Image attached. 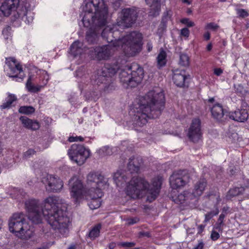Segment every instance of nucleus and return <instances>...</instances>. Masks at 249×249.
Wrapping results in <instances>:
<instances>
[{
    "mask_svg": "<svg viewBox=\"0 0 249 249\" xmlns=\"http://www.w3.org/2000/svg\"><path fill=\"white\" fill-rule=\"evenodd\" d=\"M82 22L89 28L86 39L89 43L97 42L100 30L107 23L108 8L104 0H84L82 4Z\"/></svg>",
    "mask_w": 249,
    "mask_h": 249,
    "instance_id": "1",
    "label": "nucleus"
},
{
    "mask_svg": "<svg viewBox=\"0 0 249 249\" xmlns=\"http://www.w3.org/2000/svg\"><path fill=\"white\" fill-rule=\"evenodd\" d=\"M25 207L28 212V219L33 223L41 222L42 216L54 229L60 230L62 224V210L59 209L58 199L55 196L46 198L43 207L38 200L30 199L26 201Z\"/></svg>",
    "mask_w": 249,
    "mask_h": 249,
    "instance_id": "2",
    "label": "nucleus"
},
{
    "mask_svg": "<svg viewBox=\"0 0 249 249\" xmlns=\"http://www.w3.org/2000/svg\"><path fill=\"white\" fill-rule=\"evenodd\" d=\"M164 104V95L161 89L156 88L150 90L141 97L139 107L130 112L133 124L142 127L147 123L148 119L158 117L163 109Z\"/></svg>",
    "mask_w": 249,
    "mask_h": 249,
    "instance_id": "3",
    "label": "nucleus"
},
{
    "mask_svg": "<svg viewBox=\"0 0 249 249\" xmlns=\"http://www.w3.org/2000/svg\"><path fill=\"white\" fill-rule=\"evenodd\" d=\"M120 28L114 24L105 27L102 32V37L112 46L121 48L125 55L133 56L141 50V34L133 32L120 38Z\"/></svg>",
    "mask_w": 249,
    "mask_h": 249,
    "instance_id": "4",
    "label": "nucleus"
},
{
    "mask_svg": "<svg viewBox=\"0 0 249 249\" xmlns=\"http://www.w3.org/2000/svg\"><path fill=\"white\" fill-rule=\"evenodd\" d=\"M161 182V178L158 177L153 179L152 185L150 186L144 178L134 177L126 186V195L132 198L136 199L142 198L149 194L150 196H147V199L152 201L159 194Z\"/></svg>",
    "mask_w": 249,
    "mask_h": 249,
    "instance_id": "5",
    "label": "nucleus"
},
{
    "mask_svg": "<svg viewBox=\"0 0 249 249\" xmlns=\"http://www.w3.org/2000/svg\"><path fill=\"white\" fill-rule=\"evenodd\" d=\"M107 181L104 177L98 172L90 173L87 176V184L90 188L86 192L91 201L89 203L92 209L98 208L101 203V198L103 196L102 189L106 185Z\"/></svg>",
    "mask_w": 249,
    "mask_h": 249,
    "instance_id": "6",
    "label": "nucleus"
},
{
    "mask_svg": "<svg viewBox=\"0 0 249 249\" xmlns=\"http://www.w3.org/2000/svg\"><path fill=\"white\" fill-rule=\"evenodd\" d=\"M9 228L11 232L22 239H28L33 235L26 216L22 212L13 214L9 222Z\"/></svg>",
    "mask_w": 249,
    "mask_h": 249,
    "instance_id": "7",
    "label": "nucleus"
},
{
    "mask_svg": "<svg viewBox=\"0 0 249 249\" xmlns=\"http://www.w3.org/2000/svg\"><path fill=\"white\" fill-rule=\"evenodd\" d=\"M90 155V150L81 144H73L68 150L70 159L79 165H83Z\"/></svg>",
    "mask_w": 249,
    "mask_h": 249,
    "instance_id": "8",
    "label": "nucleus"
},
{
    "mask_svg": "<svg viewBox=\"0 0 249 249\" xmlns=\"http://www.w3.org/2000/svg\"><path fill=\"white\" fill-rule=\"evenodd\" d=\"M137 18L138 12L135 7L124 8L120 12L116 24L122 29L128 28L135 23Z\"/></svg>",
    "mask_w": 249,
    "mask_h": 249,
    "instance_id": "9",
    "label": "nucleus"
},
{
    "mask_svg": "<svg viewBox=\"0 0 249 249\" xmlns=\"http://www.w3.org/2000/svg\"><path fill=\"white\" fill-rule=\"evenodd\" d=\"M190 180V176L186 170L175 172L170 177V184L173 189L184 186Z\"/></svg>",
    "mask_w": 249,
    "mask_h": 249,
    "instance_id": "10",
    "label": "nucleus"
},
{
    "mask_svg": "<svg viewBox=\"0 0 249 249\" xmlns=\"http://www.w3.org/2000/svg\"><path fill=\"white\" fill-rule=\"evenodd\" d=\"M41 181L49 193H58L62 188V180L57 176L47 175L42 178Z\"/></svg>",
    "mask_w": 249,
    "mask_h": 249,
    "instance_id": "11",
    "label": "nucleus"
},
{
    "mask_svg": "<svg viewBox=\"0 0 249 249\" xmlns=\"http://www.w3.org/2000/svg\"><path fill=\"white\" fill-rule=\"evenodd\" d=\"M118 70V67L117 65H111L106 64L101 70L98 71V77L95 79L97 84L103 83L106 84L111 81V77L113 76Z\"/></svg>",
    "mask_w": 249,
    "mask_h": 249,
    "instance_id": "12",
    "label": "nucleus"
},
{
    "mask_svg": "<svg viewBox=\"0 0 249 249\" xmlns=\"http://www.w3.org/2000/svg\"><path fill=\"white\" fill-rule=\"evenodd\" d=\"M187 136L190 140L193 142H197L202 137V132L201 127V122L199 119L192 120L187 133Z\"/></svg>",
    "mask_w": 249,
    "mask_h": 249,
    "instance_id": "13",
    "label": "nucleus"
},
{
    "mask_svg": "<svg viewBox=\"0 0 249 249\" xmlns=\"http://www.w3.org/2000/svg\"><path fill=\"white\" fill-rule=\"evenodd\" d=\"M6 64L10 71V72H8L9 76L18 78L20 80H17L19 82L22 81L23 75L20 73L23 72L22 68L21 65L17 63L16 59L13 57L6 58Z\"/></svg>",
    "mask_w": 249,
    "mask_h": 249,
    "instance_id": "14",
    "label": "nucleus"
},
{
    "mask_svg": "<svg viewBox=\"0 0 249 249\" xmlns=\"http://www.w3.org/2000/svg\"><path fill=\"white\" fill-rule=\"evenodd\" d=\"M127 70L129 71L132 78L131 87H134L140 83L143 79V69L138 64L134 63L127 67Z\"/></svg>",
    "mask_w": 249,
    "mask_h": 249,
    "instance_id": "15",
    "label": "nucleus"
},
{
    "mask_svg": "<svg viewBox=\"0 0 249 249\" xmlns=\"http://www.w3.org/2000/svg\"><path fill=\"white\" fill-rule=\"evenodd\" d=\"M118 48L108 44L101 47H97L94 49L96 57L98 60H107L109 59Z\"/></svg>",
    "mask_w": 249,
    "mask_h": 249,
    "instance_id": "16",
    "label": "nucleus"
},
{
    "mask_svg": "<svg viewBox=\"0 0 249 249\" xmlns=\"http://www.w3.org/2000/svg\"><path fill=\"white\" fill-rule=\"evenodd\" d=\"M69 185L71 187V193L72 197L77 200L81 198L83 193V185L81 181L76 177H73L69 181Z\"/></svg>",
    "mask_w": 249,
    "mask_h": 249,
    "instance_id": "17",
    "label": "nucleus"
},
{
    "mask_svg": "<svg viewBox=\"0 0 249 249\" xmlns=\"http://www.w3.org/2000/svg\"><path fill=\"white\" fill-rule=\"evenodd\" d=\"M19 3V0H5L0 8V12L4 16H9L13 11L17 8Z\"/></svg>",
    "mask_w": 249,
    "mask_h": 249,
    "instance_id": "18",
    "label": "nucleus"
},
{
    "mask_svg": "<svg viewBox=\"0 0 249 249\" xmlns=\"http://www.w3.org/2000/svg\"><path fill=\"white\" fill-rule=\"evenodd\" d=\"M42 74H44V79L43 81V85L35 86L32 83L31 76L29 77L26 84V87L29 91L34 93L37 92L39 91H40L41 88L44 87V86L47 84L48 81L49 80V75H48L47 72L46 71H44L42 73Z\"/></svg>",
    "mask_w": 249,
    "mask_h": 249,
    "instance_id": "19",
    "label": "nucleus"
},
{
    "mask_svg": "<svg viewBox=\"0 0 249 249\" xmlns=\"http://www.w3.org/2000/svg\"><path fill=\"white\" fill-rule=\"evenodd\" d=\"M72 213L71 211L66 210L63 213V236L69 235V231L72 228Z\"/></svg>",
    "mask_w": 249,
    "mask_h": 249,
    "instance_id": "20",
    "label": "nucleus"
},
{
    "mask_svg": "<svg viewBox=\"0 0 249 249\" xmlns=\"http://www.w3.org/2000/svg\"><path fill=\"white\" fill-rule=\"evenodd\" d=\"M229 116L230 118L234 121L243 122L248 119L249 114L246 109H241L230 112Z\"/></svg>",
    "mask_w": 249,
    "mask_h": 249,
    "instance_id": "21",
    "label": "nucleus"
},
{
    "mask_svg": "<svg viewBox=\"0 0 249 249\" xmlns=\"http://www.w3.org/2000/svg\"><path fill=\"white\" fill-rule=\"evenodd\" d=\"M173 200L178 204H183L194 199V196L189 191H184L178 196H172Z\"/></svg>",
    "mask_w": 249,
    "mask_h": 249,
    "instance_id": "22",
    "label": "nucleus"
},
{
    "mask_svg": "<svg viewBox=\"0 0 249 249\" xmlns=\"http://www.w3.org/2000/svg\"><path fill=\"white\" fill-rule=\"evenodd\" d=\"M19 120L24 127L27 129L36 130L40 127V124L37 121L33 120L26 116H21Z\"/></svg>",
    "mask_w": 249,
    "mask_h": 249,
    "instance_id": "23",
    "label": "nucleus"
},
{
    "mask_svg": "<svg viewBox=\"0 0 249 249\" xmlns=\"http://www.w3.org/2000/svg\"><path fill=\"white\" fill-rule=\"evenodd\" d=\"M127 67L128 66H126L124 69L121 70L119 73V78L122 83L131 87L132 78H131L129 71L127 70Z\"/></svg>",
    "mask_w": 249,
    "mask_h": 249,
    "instance_id": "24",
    "label": "nucleus"
},
{
    "mask_svg": "<svg viewBox=\"0 0 249 249\" xmlns=\"http://www.w3.org/2000/svg\"><path fill=\"white\" fill-rule=\"evenodd\" d=\"M70 51L73 55L76 56L84 53L86 51V49L84 47L82 42L76 41L71 45Z\"/></svg>",
    "mask_w": 249,
    "mask_h": 249,
    "instance_id": "25",
    "label": "nucleus"
},
{
    "mask_svg": "<svg viewBox=\"0 0 249 249\" xmlns=\"http://www.w3.org/2000/svg\"><path fill=\"white\" fill-rule=\"evenodd\" d=\"M145 1L150 7V16L155 17L159 15L160 10V4L158 0H145Z\"/></svg>",
    "mask_w": 249,
    "mask_h": 249,
    "instance_id": "26",
    "label": "nucleus"
},
{
    "mask_svg": "<svg viewBox=\"0 0 249 249\" xmlns=\"http://www.w3.org/2000/svg\"><path fill=\"white\" fill-rule=\"evenodd\" d=\"M213 117L218 121H222L224 113L223 107L219 104L214 105L211 108Z\"/></svg>",
    "mask_w": 249,
    "mask_h": 249,
    "instance_id": "27",
    "label": "nucleus"
},
{
    "mask_svg": "<svg viewBox=\"0 0 249 249\" xmlns=\"http://www.w3.org/2000/svg\"><path fill=\"white\" fill-rule=\"evenodd\" d=\"M206 186V180L204 178L199 180L195 185L194 190L192 194L194 196V198L201 195Z\"/></svg>",
    "mask_w": 249,
    "mask_h": 249,
    "instance_id": "28",
    "label": "nucleus"
},
{
    "mask_svg": "<svg viewBox=\"0 0 249 249\" xmlns=\"http://www.w3.org/2000/svg\"><path fill=\"white\" fill-rule=\"evenodd\" d=\"M186 76L185 71H182L180 72L177 71L174 74L173 80L174 83L178 86L181 87L184 85Z\"/></svg>",
    "mask_w": 249,
    "mask_h": 249,
    "instance_id": "29",
    "label": "nucleus"
},
{
    "mask_svg": "<svg viewBox=\"0 0 249 249\" xmlns=\"http://www.w3.org/2000/svg\"><path fill=\"white\" fill-rule=\"evenodd\" d=\"M113 178L116 185L119 186L126 181L127 178L124 172L117 171L114 174Z\"/></svg>",
    "mask_w": 249,
    "mask_h": 249,
    "instance_id": "30",
    "label": "nucleus"
},
{
    "mask_svg": "<svg viewBox=\"0 0 249 249\" xmlns=\"http://www.w3.org/2000/svg\"><path fill=\"white\" fill-rule=\"evenodd\" d=\"M138 160L134 158L129 159L128 168L131 172H138L140 169V164L138 163Z\"/></svg>",
    "mask_w": 249,
    "mask_h": 249,
    "instance_id": "31",
    "label": "nucleus"
},
{
    "mask_svg": "<svg viewBox=\"0 0 249 249\" xmlns=\"http://www.w3.org/2000/svg\"><path fill=\"white\" fill-rule=\"evenodd\" d=\"M245 188L244 187H235L230 190L228 192L226 196L228 199H231L232 197L236 196L243 194Z\"/></svg>",
    "mask_w": 249,
    "mask_h": 249,
    "instance_id": "32",
    "label": "nucleus"
},
{
    "mask_svg": "<svg viewBox=\"0 0 249 249\" xmlns=\"http://www.w3.org/2000/svg\"><path fill=\"white\" fill-rule=\"evenodd\" d=\"M166 53L163 50H161L157 56V64L159 68L165 65L166 63Z\"/></svg>",
    "mask_w": 249,
    "mask_h": 249,
    "instance_id": "33",
    "label": "nucleus"
},
{
    "mask_svg": "<svg viewBox=\"0 0 249 249\" xmlns=\"http://www.w3.org/2000/svg\"><path fill=\"white\" fill-rule=\"evenodd\" d=\"M101 224H99L93 227L89 233V237L92 240H94L99 235Z\"/></svg>",
    "mask_w": 249,
    "mask_h": 249,
    "instance_id": "34",
    "label": "nucleus"
},
{
    "mask_svg": "<svg viewBox=\"0 0 249 249\" xmlns=\"http://www.w3.org/2000/svg\"><path fill=\"white\" fill-rule=\"evenodd\" d=\"M18 14L19 15V17L21 18L22 20L28 24L31 23L33 20V17L32 16V13L30 12L25 11L23 13H18Z\"/></svg>",
    "mask_w": 249,
    "mask_h": 249,
    "instance_id": "35",
    "label": "nucleus"
},
{
    "mask_svg": "<svg viewBox=\"0 0 249 249\" xmlns=\"http://www.w3.org/2000/svg\"><path fill=\"white\" fill-rule=\"evenodd\" d=\"M17 100L16 96L13 94H9L8 99L5 103H4L0 106L1 109H5L9 108L14 101Z\"/></svg>",
    "mask_w": 249,
    "mask_h": 249,
    "instance_id": "36",
    "label": "nucleus"
},
{
    "mask_svg": "<svg viewBox=\"0 0 249 249\" xmlns=\"http://www.w3.org/2000/svg\"><path fill=\"white\" fill-rule=\"evenodd\" d=\"M35 111V108L32 106H22L18 109L19 113L27 115L33 113Z\"/></svg>",
    "mask_w": 249,
    "mask_h": 249,
    "instance_id": "37",
    "label": "nucleus"
},
{
    "mask_svg": "<svg viewBox=\"0 0 249 249\" xmlns=\"http://www.w3.org/2000/svg\"><path fill=\"white\" fill-rule=\"evenodd\" d=\"M98 154L101 156H105L112 154L111 149L108 146H104L97 151Z\"/></svg>",
    "mask_w": 249,
    "mask_h": 249,
    "instance_id": "38",
    "label": "nucleus"
},
{
    "mask_svg": "<svg viewBox=\"0 0 249 249\" xmlns=\"http://www.w3.org/2000/svg\"><path fill=\"white\" fill-rule=\"evenodd\" d=\"M179 64L181 66L186 67L189 64V58L188 56L184 53H181L179 55Z\"/></svg>",
    "mask_w": 249,
    "mask_h": 249,
    "instance_id": "39",
    "label": "nucleus"
},
{
    "mask_svg": "<svg viewBox=\"0 0 249 249\" xmlns=\"http://www.w3.org/2000/svg\"><path fill=\"white\" fill-rule=\"evenodd\" d=\"M219 213V210L217 207H216L214 210L208 213L205 215V222L209 221L213 216L218 214Z\"/></svg>",
    "mask_w": 249,
    "mask_h": 249,
    "instance_id": "40",
    "label": "nucleus"
},
{
    "mask_svg": "<svg viewBox=\"0 0 249 249\" xmlns=\"http://www.w3.org/2000/svg\"><path fill=\"white\" fill-rule=\"evenodd\" d=\"M234 88L236 93L239 95H243L245 92V89L241 84L235 85Z\"/></svg>",
    "mask_w": 249,
    "mask_h": 249,
    "instance_id": "41",
    "label": "nucleus"
},
{
    "mask_svg": "<svg viewBox=\"0 0 249 249\" xmlns=\"http://www.w3.org/2000/svg\"><path fill=\"white\" fill-rule=\"evenodd\" d=\"M220 237L219 233L216 231L215 230H213L211 234V239L213 241H216Z\"/></svg>",
    "mask_w": 249,
    "mask_h": 249,
    "instance_id": "42",
    "label": "nucleus"
},
{
    "mask_svg": "<svg viewBox=\"0 0 249 249\" xmlns=\"http://www.w3.org/2000/svg\"><path fill=\"white\" fill-rule=\"evenodd\" d=\"M237 15L242 18H245L248 16V12L243 9H238L236 10Z\"/></svg>",
    "mask_w": 249,
    "mask_h": 249,
    "instance_id": "43",
    "label": "nucleus"
},
{
    "mask_svg": "<svg viewBox=\"0 0 249 249\" xmlns=\"http://www.w3.org/2000/svg\"><path fill=\"white\" fill-rule=\"evenodd\" d=\"M181 22L183 24H186L188 27H191L195 25V23L189 20V19L185 18L181 20Z\"/></svg>",
    "mask_w": 249,
    "mask_h": 249,
    "instance_id": "44",
    "label": "nucleus"
},
{
    "mask_svg": "<svg viewBox=\"0 0 249 249\" xmlns=\"http://www.w3.org/2000/svg\"><path fill=\"white\" fill-rule=\"evenodd\" d=\"M219 26L213 23V22H211L209 23H208L206 25V28L208 29H211L213 31H216L219 28Z\"/></svg>",
    "mask_w": 249,
    "mask_h": 249,
    "instance_id": "45",
    "label": "nucleus"
},
{
    "mask_svg": "<svg viewBox=\"0 0 249 249\" xmlns=\"http://www.w3.org/2000/svg\"><path fill=\"white\" fill-rule=\"evenodd\" d=\"M119 246L124 247H132L135 245V243L134 242H120L118 244Z\"/></svg>",
    "mask_w": 249,
    "mask_h": 249,
    "instance_id": "46",
    "label": "nucleus"
},
{
    "mask_svg": "<svg viewBox=\"0 0 249 249\" xmlns=\"http://www.w3.org/2000/svg\"><path fill=\"white\" fill-rule=\"evenodd\" d=\"M84 141V138L81 136H76L73 137L71 136L69 137V141L70 142H82Z\"/></svg>",
    "mask_w": 249,
    "mask_h": 249,
    "instance_id": "47",
    "label": "nucleus"
},
{
    "mask_svg": "<svg viewBox=\"0 0 249 249\" xmlns=\"http://www.w3.org/2000/svg\"><path fill=\"white\" fill-rule=\"evenodd\" d=\"M127 223L128 225H133L139 221V219L137 217L130 218L126 220Z\"/></svg>",
    "mask_w": 249,
    "mask_h": 249,
    "instance_id": "48",
    "label": "nucleus"
},
{
    "mask_svg": "<svg viewBox=\"0 0 249 249\" xmlns=\"http://www.w3.org/2000/svg\"><path fill=\"white\" fill-rule=\"evenodd\" d=\"M189 30L187 28H184L181 30L180 34L182 36L188 37L189 35Z\"/></svg>",
    "mask_w": 249,
    "mask_h": 249,
    "instance_id": "49",
    "label": "nucleus"
},
{
    "mask_svg": "<svg viewBox=\"0 0 249 249\" xmlns=\"http://www.w3.org/2000/svg\"><path fill=\"white\" fill-rule=\"evenodd\" d=\"M35 151L34 149H30L24 153V157L25 158H28L30 156L34 155Z\"/></svg>",
    "mask_w": 249,
    "mask_h": 249,
    "instance_id": "50",
    "label": "nucleus"
},
{
    "mask_svg": "<svg viewBox=\"0 0 249 249\" xmlns=\"http://www.w3.org/2000/svg\"><path fill=\"white\" fill-rule=\"evenodd\" d=\"M222 225H220L218 223H216L215 226L213 228V230H215L216 231H218L219 233H222L223 231V229L222 228Z\"/></svg>",
    "mask_w": 249,
    "mask_h": 249,
    "instance_id": "51",
    "label": "nucleus"
},
{
    "mask_svg": "<svg viewBox=\"0 0 249 249\" xmlns=\"http://www.w3.org/2000/svg\"><path fill=\"white\" fill-rule=\"evenodd\" d=\"M225 217V214L222 213L219 215V218L218 219V222L217 223L219 224L220 225H223V220L224 218Z\"/></svg>",
    "mask_w": 249,
    "mask_h": 249,
    "instance_id": "52",
    "label": "nucleus"
},
{
    "mask_svg": "<svg viewBox=\"0 0 249 249\" xmlns=\"http://www.w3.org/2000/svg\"><path fill=\"white\" fill-rule=\"evenodd\" d=\"M213 72L216 76H219L223 73V70L221 68H215L213 70Z\"/></svg>",
    "mask_w": 249,
    "mask_h": 249,
    "instance_id": "53",
    "label": "nucleus"
},
{
    "mask_svg": "<svg viewBox=\"0 0 249 249\" xmlns=\"http://www.w3.org/2000/svg\"><path fill=\"white\" fill-rule=\"evenodd\" d=\"M195 228H188L186 229V232L187 234H193L195 232Z\"/></svg>",
    "mask_w": 249,
    "mask_h": 249,
    "instance_id": "54",
    "label": "nucleus"
},
{
    "mask_svg": "<svg viewBox=\"0 0 249 249\" xmlns=\"http://www.w3.org/2000/svg\"><path fill=\"white\" fill-rule=\"evenodd\" d=\"M204 244L202 241L199 242L197 246L194 249H203Z\"/></svg>",
    "mask_w": 249,
    "mask_h": 249,
    "instance_id": "55",
    "label": "nucleus"
},
{
    "mask_svg": "<svg viewBox=\"0 0 249 249\" xmlns=\"http://www.w3.org/2000/svg\"><path fill=\"white\" fill-rule=\"evenodd\" d=\"M204 229V226L202 225H200L198 226V232L197 233H201Z\"/></svg>",
    "mask_w": 249,
    "mask_h": 249,
    "instance_id": "56",
    "label": "nucleus"
},
{
    "mask_svg": "<svg viewBox=\"0 0 249 249\" xmlns=\"http://www.w3.org/2000/svg\"><path fill=\"white\" fill-rule=\"evenodd\" d=\"M140 236H146V237H148L150 236V233L148 232H140Z\"/></svg>",
    "mask_w": 249,
    "mask_h": 249,
    "instance_id": "57",
    "label": "nucleus"
},
{
    "mask_svg": "<svg viewBox=\"0 0 249 249\" xmlns=\"http://www.w3.org/2000/svg\"><path fill=\"white\" fill-rule=\"evenodd\" d=\"M147 48L148 52H150L152 49V44L150 42H148L147 44Z\"/></svg>",
    "mask_w": 249,
    "mask_h": 249,
    "instance_id": "58",
    "label": "nucleus"
},
{
    "mask_svg": "<svg viewBox=\"0 0 249 249\" xmlns=\"http://www.w3.org/2000/svg\"><path fill=\"white\" fill-rule=\"evenodd\" d=\"M204 38L207 40H209L210 38V34L209 32H206L204 35Z\"/></svg>",
    "mask_w": 249,
    "mask_h": 249,
    "instance_id": "59",
    "label": "nucleus"
},
{
    "mask_svg": "<svg viewBox=\"0 0 249 249\" xmlns=\"http://www.w3.org/2000/svg\"><path fill=\"white\" fill-rule=\"evenodd\" d=\"M212 49V45L211 43H209L207 46V50L208 51H210Z\"/></svg>",
    "mask_w": 249,
    "mask_h": 249,
    "instance_id": "60",
    "label": "nucleus"
},
{
    "mask_svg": "<svg viewBox=\"0 0 249 249\" xmlns=\"http://www.w3.org/2000/svg\"><path fill=\"white\" fill-rule=\"evenodd\" d=\"M68 249H76V246L72 244L69 246Z\"/></svg>",
    "mask_w": 249,
    "mask_h": 249,
    "instance_id": "61",
    "label": "nucleus"
},
{
    "mask_svg": "<svg viewBox=\"0 0 249 249\" xmlns=\"http://www.w3.org/2000/svg\"><path fill=\"white\" fill-rule=\"evenodd\" d=\"M183 2L188 4H190L191 3V0H183Z\"/></svg>",
    "mask_w": 249,
    "mask_h": 249,
    "instance_id": "62",
    "label": "nucleus"
},
{
    "mask_svg": "<svg viewBox=\"0 0 249 249\" xmlns=\"http://www.w3.org/2000/svg\"><path fill=\"white\" fill-rule=\"evenodd\" d=\"M11 28L10 27H8L7 29H4L2 31V34L4 35L5 33H6L7 32H8V29H10Z\"/></svg>",
    "mask_w": 249,
    "mask_h": 249,
    "instance_id": "63",
    "label": "nucleus"
},
{
    "mask_svg": "<svg viewBox=\"0 0 249 249\" xmlns=\"http://www.w3.org/2000/svg\"><path fill=\"white\" fill-rule=\"evenodd\" d=\"M114 247H115V245H114V244L112 243V244H110V245H109V248L110 249H113L114 248Z\"/></svg>",
    "mask_w": 249,
    "mask_h": 249,
    "instance_id": "64",
    "label": "nucleus"
}]
</instances>
